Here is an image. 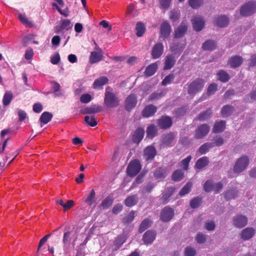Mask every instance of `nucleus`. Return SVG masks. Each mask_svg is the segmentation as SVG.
I'll return each mask as SVG.
<instances>
[{
    "mask_svg": "<svg viewBox=\"0 0 256 256\" xmlns=\"http://www.w3.org/2000/svg\"><path fill=\"white\" fill-rule=\"evenodd\" d=\"M205 81L202 78H198L192 82L188 86V93L194 96L200 92L203 89Z\"/></svg>",
    "mask_w": 256,
    "mask_h": 256,
    "instance_id": "1",
    "label": "nucleus"
},
{
    "mask_svg": "<svg viewBox=\"0 0 256 256\" xmlns=\"http://www.w3.org/2000/svg\"><path fill=\"white\" fill-rule=\"evenodd\" d=\"M104 104L108 108H116L120 104V100L114 93L108 91L106 89L104 93Z\"/></svg>",
    "mask_w": 256,
    "mask_h": 256,
    "instance_id": "2",
    "label": "nucleus"
},
{
    "mask_svg": "<svg viewBox=\"0 0 256 256\" xmlns=\"http://www.w3.org/2000/svg\"><path fill=\"white\" fill-rule=\"evenodd\" d=\"M142 167L140 161L134 160L131 161L126 168L127 174L131 177L136 176L141 170Z\"/></svg>",
    "mask_w": 256,
    "mask_h": 256,
    "instance_id": "3",
    "label": "nucleus"
},
{
    "mask_svg": "<svg viewBox=\"0 0 256 256\" xmlns=\"http://www.w3.org/2000/svg\"><path fill=\"white\" fill-rule=\"evenodd\" d=\"M256 12V2H248L243 5L240 9L241 16H250Z\"/></svg>",
    "mask_w": 256,
    "mask_h": 256,
    "instance_id": "4",
    "label": "nucleus"
},
{
    "mask_svg": "<svg viewBox=\"0 0 256 256\" xmlns=\"http://www.w3.org/2000/svg\"><path fill=\"white\" fill-rule=\"evenodd\" d=\"M249 163V160L246 156H242L238 158L234 166V172L235 173H240L244 170Z\"/></svg>",
    "mask_w": 256,
    "mask_h": 256,
    "instance_id": "5",
    "label": "nucleus"
},
{
    "mask_svg": "<svg viewBox=\"0 0 256 256\" xmlns=\"http://www.w3.org/2000/svg\"><path fill=\"white\" fill-rule=\"evenodd\" d=\"M72 25L68 19L62 20L60 23L54 27V32L56 34H60L64 31H68L71 29Z\"/></svg>",
    "mask_w": 256,
    "mask_h": 256,
    "instance_id": "6",
    "label": "nucleus"
},
{
    "mask_svg": "<svg viewBox=\"0 0 256 256\" xmlns=\"http://www.w3.org/2000/svg\"><path fill=\"white\" fill-rule=\"evenodd\" d=\"M174 216V210L169 206H165L160 212V219L164 222H168Z\"/></svg>",
    "mask_w": 256,
    "mask_h": 256,
    "instance_id": "7",
    "label": "nucleus"
},
{
    "mask_svg": "<svg viewBox=\"0 0 256 256\" xmlns=\"http://www.w3.org/2000/svg\"><path fill=\"white\" fill-rule=\"evenodd\" d=\"M157 152L154 146H147L144 150V156L146 162H151L152 160L156 156Z\"/></svg>",
    "mask_w": 256,
    "mask_h": 256,
    "instance_id": "8",
    "label": "nucleus"
},
{
    "mask_svg": "<svg viewBox=\"0 0 256 256\" xmlns=\"http://www.w3.org/2000/svg\"><path fill=\"white\" fill-rule=\"evenodd\" d=\"M188 30V24L186 22H182L174 30V38H182Z\"/></svg>",
    "mask_w": 256,
    "mask_h": 256,
    "instance_id": "9",
    "label": "nucleus"
},
{
    "mask_svg": "<svg viewBox=\"0 0 256 256\" xmlns=\"http://www.w3.org/2000/svg\"><path fill=\"white\" fill-rule=\"evenodd\" d=\"M210 131V126L207 124H202L198 127L196 130L195 138H202L208 134Z\"/></svg>",
    "mask_w": 256,
    "mask_h": 256,
    "instance_id": "10",
    "label": "nucleus"
},
{
    "mask_svg": "<svg viewBox=\"0 0 256 256\" xmlns=\"http://www.w3.org/2000/svg\"><path fill=\"white\" fill-rule=\"evenodd\" d=\"M172 32V28L170 24L166 21H164L160 26V36L164 39L168 38Z\"/></svg>",
    "mask_w": 256,
    "mask_h": 256,
    "instance_id": "11",
    "label": "nucleus"
},
{
    "mask_svg": "<svg viewBox=\"0 0 256 256\" xmlns=\"http://www.w3.org/2000/svg\"><path fill=\"white\" fill-rule=\"evenodd\" d=\"M137 104V98L135 94L128 96L125 100V108L127 111H130L134 108Z\"/></svg>",
    "mask_w": 256,
    "mask_h": 256,
    "instance_id": "12",
    "label": "nucleus"
},
{
    "mask_svg": "<svg viewBox=\"0 0 256 256\" xmlns=\"http://www.w3.org/2000/svg\"><path fill=\"white\" fill-rule=\"evenodd\" d=\"M248 224V218L242 215H238L233 219L234 225L238 228H242Z\"/></svg>",
    "mask_w": 256,
    "mask_h": 256,
    "instance_id": "13",
    "label": "nucleus"
},
{
    "mask_svg": "<svg viewBox=\"0 0 256 256\" xmlns=\"http://www.w3.org/2000/svg\"><path fill=\"white\" fill-rule=\"evenodd\" d=\"M164 46L162 43L158 42L154 44L152 50V57L153 59L159 58L163 54Z\"/></svg>",
    "mask_w": 256,
    "mask_h": 256,
    "instance_id": "14",
    "label": "nucleus"
},
{
    "mask_svg": "<svg viewBox=\"0 0 256 256\" xmlns=\"http://www.w3.org/2000/svg\"><path fill=\"white\" fill-rule=\"evenodd\" d=\"M172 124V120L168 116H162L158 120V126L162 129L168 128Z\"/></svg>",
    "mask_w": 256,
    "mask_h": 256,
    "instance_id": "15",
    "label": "nucleus"
},
{
    "mask_svg": "<svg viewBox=\"0 0 256 256\" xmlns=\"http://www.w3.org/2000/svg\"><path fill=\"white\" fill-rule=\"evenodd\" d=\"M102 107L100 106L93 105L90 106H86L82 108L80 112L82 114H92L100 112L102 111Z\"/></svg>",
    "mask_w": 256,
    "mask_h": 256,
    "instance_id": "16",
    "label": "nucleus"
},
{
    "mask_svg": "<svg viewBox=\"0 0 256 256\" xmlns=\"http://www.w3.org/2000/svg\"><path fill=\"white\" fill-rule=\"evenodd\" d=\"M255 230L252 228H246L241 232V238L244 241L250 239L255 234Z\"/></svg>",
    "mask_w": 256,
    "mask_h": 256,
    "instance_id": "17",
    "label": "nucleus"
},
{
    "mask_svg": "<svg viewBox=\"0 0 256 256\" xmlns=\"http://www.w3.org/2000/svg\"><path fill=\"white\" fill-rule=\"evenodd\" d=\"M176 62L174 55L172 54H168L165 58L164 66V69L165 70H170L172 68Z\"/></svg>",
    "mask_w": 256,
    "mask_h": 256,
    "instance_id": "18",
    "label": "nucleus"
},
{
    "mask_svg": "<svg viewBox=\"0 0 256 256\" xmlns=\"http://www.w3.org/2000/svg\"><path fill=\"white\" fill-rule=\"evenodd\" d=\"M156 232L155 231L148 230L144 234L142 240L144 244H152L156 238Z\"/></svg>",
    "mask_w": 256,
    "mask_h": 256,
    "instance_id": "19",
    "label": "nucleus"
},
{
    "mask_svg": "<svg viewBox=\"0 0 256 256\" xmlns=\"http://www.w3.org/2000/svg\"><path fill=\"white\" fill-rule=\"evenodd\" d=\"M193 28L195 31H200L204 28V22L200 17H194L192 20Z\"/></svg>",
    "mask_w": 256,
    "mask_h": 256,
    "instance_id": "20",
    "label": "nucleus"
},
{
    "mask_svg": "<svg viewBox=\"0 0 256 256\" xmlns=\"http://www.w3.org/2000/svg\"><path fill=\"white\" fill-rule=\"evenodd\" d=\"M174 191L175 188L172 187L168 188L164 190L161 198L164 204H166L169 202V198L172 196Z\"/></svg>",
    "mask_w": 256,
    "mask_h": 256,
    "instance_id": "21",
    "label": "nucleus"
},
{
    "mask_svg": "<svg viewBox=\"0 0 256 256\" xmlns=\"http://www.w3.org/2000/svg\"><path fill=\"white\" fill-rule=\"evenodd\" d=\"M242 62L243 58L242 56H234L230 58L228 64L230 65L231 68H236L240 66Z\"/></svg>",
    "mask_w": 256,
    "mask_h": 256,
    "instance_id": "22",
    "label": "nucleus"
},
{
    "mask_svg": "<svg viewBox=\"0 0 256 256\" xmlns=\"http://www.w3.org/2000/svg\"><path fill=\"white\" fill-rule=\"evenodd\" d=\"M157 108L154 105L150 104L144 108L142 112L144 117L148 118L152 116L156 112Z\"/></svg>",
    "mask_w": 256,
    "mask_h": 256,
    "instance_id": "23",
    "label": "nucleus"
},
{
    "mask_svg": "<svg viewBox=\"0 0 256 256\" xmlns=\"http://www.w3.org/2000/svg\"><path fill=\"white\" fill-rule=\"evenodd\" d=\"M144 134V130L141 128H138L135 130L132 139L134 142L139 143L143 138Z\"/></svg>",
    "mask_w": 256,
    "mask_h": 256,
    "instance_id": "24",
    "label": "nucleus"
},
{
    "mask_svg": "<svg viewBox=\"0 0 256 256\" xmlns=\"http://www.w3.org/2000/svg\"><path fill=\"white\" fill-rule=\"evenodd\" d=\"M209 160L208 157L203 156L198 160L196 162L194 168L196 169L200 170L208 165Z\"/></svg>",
    "mask_w": 256,
    "mask_h": 256,
    "instance_id": "25",
    "label": "nucleus"
},
{
    "mask_svg": "<svg viewBox=\"0 0 256 256\" xmlns=\"http://www.w3.org/2000/svg\"><path fill=\"white\" fill-rule=\"evenodd\" d=\"M229 22L228 17H216L214 20V24L220 28L226 26Z\"/></svg>",
    "mask_w": 256,
    "mask_h": 256,
    "instance_id": "26",
    "label": "nucleus"
},
{
    "mask_svg": "<svg viewBox=\"0 0 256 256\" xmlns=\"http://www.w3.org/2000/svg\"><path fill=\"white\" fill-rule=\"evenodd\" d=\"M226 128V122L224 120H220L218 122H216L213 128V132L214 133H220L223 132Z\"/></svg>",
    "mask_w": 256,
    "mask_h": 256,
    "instance_id": "27",
    "label": "nucleus"
},
{
    "mask_svg": "<svg viewBox=\"0 0 256 256\" xmlns=\"http://www.w3.org/2000/svg\"><path fill=\"white\" fill-rule=\"evenodd\" d=\"M138 197L137 195H132L128 196L124 200V204L128 207H132L137 204Z\"/></svg>",
    "mask_w": 256,
    "mask_h": 256,
    "instance_id": "28",
    "label": "nucleus"
},
{
    "mask_svg": "<svg viewBox=\"0 0 256 256\" xmlns=\"http://www.w3.org/2000/svg\"><path fill=\"white\" fill-rule=\"evenodd\" d=\"M108 78L104 76H101L96 78L94 84L93 86L94 88H98L101 86H102L108 82Z\"/></svg>",
    "mask_w": 256,
    "mask_h": 256,
    "instance_id": "29",
    "label": "nucleus"
},
{
    "mask_svg": "<svg viewBox=\"0 0 256 256\" xmlns=\"http://www.w3.org/2000/svg\"><path fill=\"white\" fill-rule=\"evenodd\" d=\"M174 138V136L172 132L164 136L162 138V144L164 146H170Z\"/></svg>",
    "mask_w": 256,
    "mask_h": 256,
    "instance_id": "30",
    "label": "nucleus"
},
{
    "mask_svg": "<svg viewBox=\"0 0 256 256\" xmlns=\"http://www.w3.org/2000/svg\"><path fill=\"white\" fill-rule=\"evenodd\" d=\"M136 35L138 37H141L143 36L146 31V26L144 24L141 22H138L136 26Z\"/></svg>",
    "mask_w": 256,
    "mask_h": 256,
    "instance_id": "31",
    "label": "nucleus"
},
{
    "mask_svg": "<svg viewBox=\"0 0 256 256\" xmlns=\"http://www.w3.org/2000/svg\"><path fill=\"white\" fill-rule=\"evenodd\" d=\"M158 65L156 63L152 64L146 67L144 74L146 76H150L155 74Z\"/></svg>",
    "mask_w": 256,
    "mask_h": 256,
    "instance_id": "32",
    "label": "nucleus"
},
{
    "mask_svg": "<svg viewBox=\"0 0 256 256\" xmlns=\"http://www.w3.org/2000/svg\"><path fill=\"white\" fill-rule=\"evenodd\" d=\"M102 58V54L98 52H92L90 57V62L91 64H94L100 62Z\"/></svg>",
    "mask_w": 256,
    "mask_h": 256,
    "instance_id": "33",
    "label": "nucleus"
},
{
    "mask_svg": "<svg viewBox=\"0 0 256 256\" xmlns=\"http://www.w3.org/2000/svg\"><path fill=\"white\" fill-rule=\"evenodd\" d=\"M52 114L49 112H44L40 116V122L44 124H47L50 122L52 118Z\"/></svg>",
    "mask_w": 256,
    "mask_h": 256,
    "instance_id": "34",
    "label": "nucleus"
},
{
    "mask_svg": "<svg viewBox=\"0 0 256 256\" xmlns=\"http://www.w3.org/2000/svg\"><path fill=\"white\" fill-rule=\"evenodd\" d=\"M184 177V172L182 170H175L172 174V179L174 182H180Z\"/></svg>",
    "mask_w": 256,
    "mask_h": 256,
    "instance_id": "35",
    "label": "nucleus"
},
{
    "mask_svg": "<svg viewBox=\"0 0 256 256\" xmlns=\"http://www.w3.org/2000/svg\"><path fill=\"white\" fill-rule=\"evenodd\" d=\"M216 42L212 40H208L204 42L202 46L203 50H213L216 48Z\"/></svg>",
    "mask_w": 256,
    "mask_h": 256,
    "instance_id": "36",
    "label": "nucleus"
},
{
    "mask_svg": "<svg viewBox=\"0 0 256 256\" xmlns=\"http://www.w3.org/2000/svg\"><path fill=\"white\" fill-rule=\"evenodd\" d=\"M214 146V145L212 142H206L200 147L198 152L201 154H204Z\"/></svg>",
    "mask_w": 256,
    "mask_h": 256,
    "instance_id": "37",
    "label": "nucleus"
},
{
    "mask_svg": "<svg viewBox=\"0 0 256 256\" xmlns=\"http://www.w3.org/2000/svg\"><path fill=\"white\" fill-rule=\"evenodd\" d=\"M184 47L180 46L179 44H172L170 46V50L172 52V54L179 56L183 50Z\"/></svg>",
    "mask_w": 256,
    "mask_h": 256,
    "instance_id": "38",
    "label": "nucleus"
},
{
    "mask_svg": "<svg viewBox=\"0 0 256 256\" xmlns=\"http://www.w3.org/2000/svg\"><path fill=\"white\" fill-rule=\"evenodd\" d=\"M234 108L230 105H226L222 109L221 114L223 117H228L233 112Z\"/></svg>",
    "mask_w": 256,
    "mask_h": 256,
    "instance_id": "39",
    "label": "nucleus"
},
{
    "mask_svg": "<svg viewBox=\"0 0 256 256\" xmlns=\"http://www.w3.org/2000/svg\"><path fill=\"white\" fill-rule=\"evenodd\" d=\"M212 114L211 108H208L206 111L200 113L197 118V120L200 121H204L209 118Z\"/></svg>",
    "mask_w": 256,
    "mask_h": 256,
    "instance_id": "40",
    "label": "nucleus"
},
{
    "mask_svg": "<svg viewBox=\"0 0 256 256\" xmlns=\"http://www.w3.org/2000/svg\"><path fill=\"white\" fill-rule=\"evenodd\" d=\"M157 128L154 124H150L146 130V134L148 138H152L157 134Z\"/></svg>",
    "mask_w": 256,
    "mask_h": 256,
    "instance_id": "41",
    "label": "nucleus"
},
{
    "mask_svg": "<svg viewBox=\"0 0 256 256\" xmlns=\"http://www.w3.org/2000/svg\"><path fill=\"white\" fill-rule=\"evenodd\" d=\"M218 80L223 82H226L230 79L229 74L224 70H220L218 74Z\"/></svg>",
    "mask_w": 256,
    "mask_h": 256,
    "instance_id": "42",
    "label": "nucleus"
},
{
    "mask_svg": "<svg viewBox=\"0 0 256 256\" xmlns=\"http://www.w3.org/2000/svg\"><path fill=\"white\" fill-rule=\"evenodd\" d=\"M61 226H60L59 228H56V230H53L52 232L48 234H46V236H44L42 238L40 239V242H39V244H38V250H37V252H38L40 250V248L44 244V243L47 241L48 239L51 236H52L54 233L56 232V230H58L60 228H61Z\"/></svg>",
    "mask_w": 256,
    "mask_h": 256,
    "instance_id": "43",
    "label": "nucleus"
},
{
    "mask_svg": "<svg viewBox=\"0 0 256 256\" xmlns=\"http://www.w3.org/2000/svg\"><path fill=\"white\" fill-rule=\"evenodd\" d=\"M151 220L148 218H145L140 224L138 231L140 233L144 232L146 229L150 226Z\"/></svg>",
    "mask_w": 256,
    "mask_h": 256,
    "instance_id": "44",
    "label": "nucleus"
},
{
    "mask_svg": "<svg viewBox=\"0 0 256 256\" xmlns=\"http://www.w3.org/2000/svg\"><path fill=\"white\" fill-rule=\"evenodd\" d=\"M113 200L110 197H106L104 200H102L100 207H102L104 210H106L110 208L112 204Z\"/></svg>",
    "mask_w": 256,
    "mask_h": 256,
    "instance_id": "45",
    "label": "nucleus"
},
{
    "mask_svg": "<svg viewBox=\"0 0 256 256\" xmlns=\"http://www.w3.org/2000/svg\"><path fill=\"white\" fill-rule=\"evenodd\" d=\"M192 158V156H189L183 159L179 164L180 166L184 170H187L188 169L189 164Z\"/></svg>",
    "mask_w": 256,
    "mask_h": 256,
    "instance_id": "46",
    "label": "nucleus"
},
{
    "mask_svg": "<svg viewBox=\"0 0 256 256\" xmlns=\"http://www.w3.org/2000/svg\"><path fill=\"white\" fill-rule=\"evenodd\" d=\"M154 177L157 178H164L166 176V170L162 168H158L154 172Z\"/></svg>",
    "mask_w": 256,
    "mask_h": 256,
    "instance_id": "47",
    "label": "nucleus"
},
{
    "mask_svg": "<svg viewBox=\"0 0 256 256\" xmlns=\"http://www.w3.org/2000/svg\"><path fill=\"white\" fill-rule=\"evenodd\" d=\"M20 21L26 26L30 28L34 26V22L30 20L28 17H18Z\"/></svg>",
    "mask_w": 256,
    "mask_h": 256,
    "instance_id": "48",
    "label": "nucleus"
},
{
    "mask_svg": "<svg viewBox=\"0 0 256 256\" xmlns=\"http://www.w3.org/2000/svg\"><path fill=\"white\" fill-rule=\"evenodd\" d=\"M71 234L72 232L70 231H67L64 232L62 238V243L64 246H69L70 244V242L72 240Z\"/></svg>",
    "mask_w": 256,
    "mask_h": 256,
    "instance_id": "49",
    "label": "nucleus"
},
{
    "mask_svg": "<svg viewBox=\"0 0 256 256\" xmlns=\"http://www.w3.org/2000/svg\"><path fill=\"white\" fill-rule=\"evenodd\" d=\"M238 194V191L235 189H232L228 190L224 194V198L226 200H229L230 199L235 198Z\"/></svg>",
    "mask_w": 256,
    "mask_h": 256,
    "instance_id": "50",
    "label": "nucleus"
},
{
    "mask_svg": "<svg viewBox=\"0 0 256 256\" xmlns=\"http://www.w3.org/2000/svg\"><path fill=\"white\" fill-rule=\"evenodd\" d=\"M192 184L190 182H188L180 190L179 192V195L182 196L186 194L189 193L192 188Z\"/></svg>",
    "mask_w": 256,
    "mask_h": 256,
    "instance_id": "51",
    "label": "nucleus"
},
{
    "mask_svg": "<svg viewBox=\"0 0 256 256\" xmlns=\"http://www.w3.org/2000/svg\"><path fill=\"white\" fill-rule=\"evenodd\" d=\"M96 196V192L94 189L90 190V194L88 198H86L85 202L89 206H92L94 202V198Z\"/></svg>",
    "mask_w": 256,
    "mask_h": 256,
    "instance_id": "52",
    "label": "nucleus"
},
{
    "mask_svg": "<svg viewBox=\"0 0 256 256\" xmlns=\"http://www.w3.org/2000/svg\"><path fill=\"white\" fill-rule=\"evenodd\" d=\"M84 120L86 123L92 127L96 126L98 124V122L94 116L90 117V116H84Z\"/></svg>",
    "mask_w": 256,
    "mask_h": 256,
    "instance_id": "53",
    "label": "nucleus"
},
{
    "mask_svg": "<svg viewBox=\"0 0 256 256\" xmlns=\"http://www.w3.org/2000/svg\"><path fill=\"white\" fill-rule=\"evenodd\" d=\"M12 98V94L10 92H7L4 94L2 99L3 104L5 106L8 105Z\"/></svg>",
    "mask_w": 256,
    "mask_h": 256,
    "instance_id": "54",
    "label": "nucleus"
},
{
    "mask_svg": "<svg viewBox=\"0 0 256 256\" xmlns=\"http://www.w3.org/2000/svg\"><path fill=\"white\" fill-rule=\"evenodd\" d=\"M204 0H188L190 6L194 9L200 8Z\"/></svg>",
    "mask_w": 256,
    "mask_h": 256,
    "instance_id": "55",
    "label": "nucleus"
},
{
    "mask_svg": "<svg viewBox=\"0 0 256 256\" xmlns=\"http://www.w3.org/2000/svg\"><path fill=\"white\" fill-rule=\"evenodd\" d=\"M174 74L173 73H170L162 80V85L166 86L167 84H170L174 80Z\"/></svg>",
    "mask_w": 256,
    "mask_h": 256,
    "instance_id": "56",
    "label": "nucleus"
},
{
    "mask_svg": "<svg viewBox=\"0 0 256 256\" xmlns=\"http://www.w3.org/2000/svg\"><path fill=\"white\" fill-rule=\"evenodd\" d=\"M218 90V84L216 83H212L209 85L207 89V94L208 96L214 94Z\"/></svg>",
    "mask_w": 256,
    "mask_h": 256,
    "instance_id": "57",
    "label": "nucleus"
},
{
    "mask_svg": "<svg viewBox=\"0 0 256 256\" xmlns=\"http://www.w3.org/2000/svg\"><path fill=\"white\" fill-rule=\"evenodd\" d=\"M214 184L212 180H206L204 185V189L206 192H210L214 190Z\"/></svg>",
    "mask_w": 256,
    "mask_h": 256,
    "instance_id": "58",
    "label": "nucleus"
},
{
    "mask_svg": "<svg viewBox=\"0 0 256 256\" xmlns=\"http://www.w3.org/2000/svg\"><path fill=\"white\" fill-rule=\"evenodd\" d=\"M202 203V198L196 197L194 198L190 202V206L193 208H196L199 207Z\"/></svg>",
    "mask_w": 256,
    "mask_h": 256,
    "instance_id": "59",
    "label": "nucleus"
},
{
    "mask_svg": "<svg viewBox=\"0 0 256 256\" xmlns=\"http://www.w3.org/2000/svg\"><path fill=\"white\" fill-rule=\"evenodd\" d=\"M135 213L136 212L134 210L131 211L128 216L122 219L123 223L126 224L131 222L135 217Z\"/></svg>",
    "mask_w": 256,
    "mask_h": 256,
    "instance_id": "60",
    "label": "nucleus"
},
{
    "mask_svg": "<svg viewBox=\"0 0 256 256\" xmlns=\"http://www.w3.org/2000/svg\"><path fill=\"white\" fill-rule=\"evenodd\" d=\"M164 95V92H154L152 93L149 96L148 100H158L162 96Z\"/></svg>",
    "mask_w": 256,
    "mask_h": 256,
    "instance_id": "61",
    "label": "nucleus"
},
{
    "mask_svg": "<svg viewBox=\"0 0 256 256\" xmlns=\"http://www.w3.org/2000/svg\"><path fill=\"white\" fill-rule=\"evenodd\" d=\"M92 96L88 94H83L81 96L80 100L82 102L86 104L92 100Z\"/></svg>",
    "mask_w": 256,
    "mask_h": 256,
    "instance_id": "62",
    "label": "nucleus"
},
{
    "mask_svg": "<svg viewBox=\"0 0 256 256\" xmlns=\"http://www.w3.org/2000/svg\"><path fill=\"white\" fill-rule=\"evenodd\" d=\"M60 54L58 52H56L51 56L50 62L54 64H56L60 62Z\"/></svg>",
    "mask_w": 256,
    "mask_h": 256,
    "instance_id": "63",
    "label": "nucleus"
},
{
    "mask_svg": "<svg viewBox=\"0 0 256 256\" xmlns=\"http://www.w3.org/2000/svg\"><path fill=\"white\" fill-rule=\"evenodd\" d=\"M196 254V250L191 247H186L185 248V256H194Z\"/></svg>",
    "mask_w": 256,
    "mask_h": 256,
    "instance_id": "64",
    "label": "nucleus"
}]
</instances>
